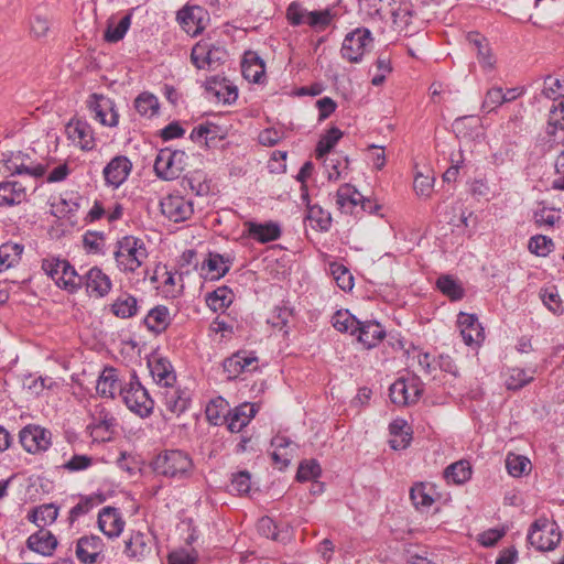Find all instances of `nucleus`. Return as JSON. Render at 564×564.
<instances>
[{
  "mask_svg": "<svg viewBox=\"0 0 564 564\" xmlns=\"http://www.w3.org/2000/svg\"><path fill=\"white\" fill-rule=\"evenodd\" d=\"M26 546L37 554L51 556L57 546V539L52 532L40 529L28 538Z\"/></svg>",
  "mask_w": 564,
  "mask_h": 564,
  "instance_id": "nucleus-34",
  "label": "nucleus"
},
{
  "mask_svg": "<svg viewBox=\"0 0 564 564\" xmlns=\"http://www.w3.org/2000/svg\"><path fill=\"white\" fill-rule=\"evenodd\" d=\"M391 31L401 33L406 31L411 24L412 12L410 3L400 1L395 10L390 11Z\"/></svg>",
  "mask_w": 564,
  "mask_h": 564,
  "instance_id": "nucleus-53",
  "label": "nucleus"
},
{
  "mask_svg": "<svg viewBox=\"0 0 564 564\" xmlns=\"http://www.w3.org/2000/svg\"><path fill=\"white\" fill-rule=\"evenodd\" d=\"M26 198L25 186L18 181H3L0 183V207L19 205Z\"/></svg>",
  "mask_w": 564,
  "mask_h": 564,
  "instance_id": "nucleus-37",
  "label": "nucleus"
},
{
  "mask_svg": "<svg viewBox=\"0 0 564 564\" xmlns=\"http://www.w3.org/2000/svg\"><path fill=\"white\" fill-rule=\"evenodd\" d=\"M189 139L200 147L212 148L221 139L220 128L213 122L200 123L192 130Z\"/></svg>",
  "mask_w": 564,
  "mask_h": 564,
  "instance_id": "nucleus-36",
  "label": "nucleus"
},
{
  "mask_svg": "<svg viewBox=\"0 0 564 564\" xmlns=\"http://www.w3.org/2000/svg\"><path fill=\"white\" fill-rule=\"evenodd\" d=\"M506 468L512 477H521L531 468V462L528 457L509 453L506 458Z\"/></svg>",
  "mask_w": 564,
  "mask_h": 564,
  "instance_id": "nucleus-63",
  "label": "nucleus"
},
{
  "mask_svg": "<svg viewBox=\"0 0 564 564\" xmlns=\"http://www.w3.org/2000/svg\"><path fill=\"white\" fill-rule=\"evenodd\" d=\"M241 72L248 82L259 84L264 77L265 66L256 53L247 52L241 63Z\"/></svg>",
  "mask_w": 564,
  "mask_h": 564,
  "instance_id": "nucleus-41",
  "label": "nucleus"
},
{
  "mask_svg": "<svg viewBox=\"0 0 564 564\" xmlns=\"http://www.w3.org/2000/svg\"><path fill=\"white\" fill-rule=\"evenodd\" d=\"M271 447L273 448L271 453L273 464L280 469H284L290 465L297 445L286 435L276 434L271 440Z\"/></svg>",
  "mask_w": 564,
  "mask_h": 564,
  "instance_id": "nucleus-26",
  "label": "nucleus"
},
{
  "mask_svg": "<svg viewBox=\"0 0 564 564\" xmlns=\"http://www.w3.org/2000/svg\"><path fill=\"white\" fill-rule=\"evenodd\" d=\"M243 226L246 236L259 243L272 242L282 236V227L278 221L258 223L249 220Z\"/></svg>",
  "mask_w": 564,
  "mask_h": 564,
  "instance_id": "nucleus-21",
  "label": "nucleus"
},
{
  "mask_svg": "<svg viewBox=\"0 0 564 564\" xmlns=\"http://www.w3.org/2000/svg\"><path fill=\"white\" fill-rule=\"evenodd\" d=\"M106 235L102 231L88 230L83 235V247L88 254L105 253Z\"/></svg>",
  "mask_w": 564,
  "mask_h": 564,
  "instance_id": "nucleus-59",
  "label": "nucleus"
},
{
  "mask_svg": "<svg viewBox=\"0 0 564 564\" xmlns=\"http://www.w3.org/2000/svg\"><path fill=\"white\" fill-rule=\"evenodd\" d=\"M4 173L14 176H29L40 178L46 173V166L35 162L32 158L22 151L10 152L3 155Z\"/></svg>",
  "mask_w": 564,
  "mask_h": 564,
  "instance_id": "nucleus-8",
  "label": "nucleus"
},
{
  "mask_svg": "<svg viewBox=\"0 0 564 564\" xmlns=\"http://www.w3.org/2000/svg\"><path fill=\"white\" fill-rule=\"evenodd\" d=\"M529 251L536 257H547L554 249L553 240L544 235H534L528 241Z\"/></svg>",
  "mask_w": 564,
  "mask_h": 564,
  "instance_id": "nucleus-61",
  "label": "nucleus"
},
{
  "mask_svg": "<svg viewBox=\"0 0 564 564\" xmlns=\"http://www.w3.org/2000/svg\"><path fill=\"white\" fill-rule=\"evenodd\" d=\"M79 278L80 289L84 286L91 297L102 299L111 291V279L98 267H91L84 273H79Z\"/></svg>",
  "mask_w": 564,
  "mask_h": 564,
  "instance_id": "nucleus-15",
  "label": "nucleus"
},
{
  "mask_svg": "<svg viewBox=\"0 0 564 564\" xmlns=\"http://www.w3.org/2000/svg\"><path fill=\"white\" fill-rule=\"evenodd\" d=\"M170 310L164 305L151 308L144 317V324L154 334L163 333L171 324Z\"/></svg>",
  "mask_w": 564,
  "mask_h": 564,
  "instance_id": "nucleus-42",
  "label": "nucleus"
},
{
  "mask_svg": "<svg viewBox=\"0 0 564 564\" xmlns=\"http://www.w3.org/2000/svg\"><path fill=\"white\" fill-rule=\"evenodd\" d=\"M360 322L348 310H338L332 316V325L336 330L354 336L357 334Z\"/></svg>",
  "mask_w": 564,
  "mask_h": 564,
  "instance_id": "nucleus-51",
  "label": "nucleus"
},
{
  "mask_svg": "<svg viewBox=\"0 0 564 564\" xmlns=\"http://www.w3.org/2000/svg\"><path fill=\"white\" fill-rule=\"evenodd\" d=\"M41 268L58 289L69 294H75L80 290L79 273L66 259L58 257L45 258L42 260Z\"/></svg>",
  "mask_w": 564,
  "mask_h": 564,
  "instance_id": "nucleus-4",
  "label": "nucleus"
},
{
  "mask_svg": "<svg viewBox=\"0 0 564 564\" xmlns=\"http://www.w3.org/2000/svg\"><path fill=\"white\" fill-rule=\"evenodd\" d=\"M160 209L170 221L184 223L194 215V200L182 192L174 191L161 197Z\"/></svg>",
  "mask_w": 564,
  "mask_h": 564,
  "instance_id": "nucleus-7",
  "label": "nucleus"
},
{
  "mask_svg": "<svg viewBox=\"0 0 564 564\" xmlns=\"http://www.w3.org/2000/svg\"><path fill=\"white\" fill-rule=\"evenodd\" d=\"M86 107L94 120L102 127L116 128L119 124V112L113 99L102 94H90Z\"/></svg>",
  "mask_w": 564,
  "mask_h": 564,
  "instance_id": "nucleus-9",
  "label": "nucleus"
},
{
  "mask_svg": "<svg viewBox=\"0 0 564 564\" xmlns=\"http://www.w3.org/2000/svg\"><path fill=\"white\" fill-rule=\"evenodd\" d=\"M58 517V507L55 503H44L33 508L26 519L40 529L53 524Z\"/></svg>",
  "mask_w": 564,
  "mask_h": 564,
  "instance_id": "nucleus-44",
  "label": "nucleus"
},
{
  "mask_svg": "<svg viewBox=\"0 0 564 564\" xmlns=\"http://www.w3.org/2000/svg\"><path fill=\"white\" fill-rule=\"evenodd\" d=\"M118 376V370L113 367H105L98 376L96 391L102 398L115 399L117 392H120V386L123 384Z\"/></svg>",
  "mask_w": 564,
  "mask_h": 564,
  "instance_id": "nucleus-30",
  "label": "nucleus"
},
{
  "mask_svg": "<svg viewBox=\"0 0 564 564\" xmlns=\"http://www.w3.org/2000/svg\"><path fill=\"white\" fill-rule=\"evenodd\" d=\"M540 299L544 306L554 315H562L564 313V307L555 286L542 289L540 291Z\"/></svg>",
  "mask_w": 564,
  "mask_h": 564,
  "instance_id": "nucleus-64",
  "label": "nucleus"
},
{
  "mask_svg": "<svg viewBox=\"0 0 564 564\" xmlns=\"http://www.w3.org/2000/svg\"><path fill=\"white\" fill-rule=\"evenodd\" d=\"M210 37L202 39L192 48L191 59L199 69H216L227 57L224 47L209 42Z\"/></svg>",
  "mask_w": 564,
  "mask_h": 564,
  "instance_id": "nucleus-10",
  "label": "nucleus"
},
{
  "mask_svg": "<svg viewBox=\"0 0 564 564\" xmlns=\"http://www.w3.org/2000/svg\"><path fill=\"white\" fill-rule=\"evenodd\" d=\"M98 529L109 539H116L122 533L126 521L118 508L104 507L98 512Z\"/></svg>",
  "mask_w": 564,
  "mask_h": 564,
  "instance_id": "nucleus-23",
  "label": "nucleus"
},
{
  "mask_svg": "<svg viewBox=\"0 0 564 564\" xmlns=\"http://www.w3.org/2000/svg\"><path fill=\"white\" fill-rule=\"evenodd\" d=\"M373 37H344L341 56L350 63H359Z\"/></svg>",
  "mask_w": 564,
  "mask_h": 564,
  "instance_id": "nucleus-39",
  "label": "nucleus"
},
{
  "mask_svg": "<svg viewBox=\"0 0 564 564\" xmlns=\"http://www.w3.org/2000/svg\"><path fill=\"white\" fill-rule=\"evenodd\" d=\"M307 25L316 32H323L333 25L335 14L330 9L311 11Z\"/></svg>",
  "mask_w": 564,
  "mask_h": 564,
  "instance_id": "nucleus-62",
  "label": "nucleus"
},
{
  "mask_svg": "<svg viewBox=\"0 0 564 564\" xmlns=\"http://www.w3.org/2000/svg\"><path fill=\"white\" fill-rule=\"evenodd\" d=\"M436 289L452 302H458L465 296L463 283L453 274H442L436 279Z\"/></svg>",
  "mask_w": 564,
  "mask_h": 564,
  "instance_id": "nucleus-40",
  "label": "nucleus"
},
{
  "mask_svg": "<svg viewBox=\"0 0 564 564\" xmlns=\"http://www.w3.org/2000/svg\"><path fill=\"white\" fill-rule=\"evenodd\" d=\"M229 412V404L223 397L212 399L205 409L207 421L215 426L226 422Z\"/></svg>",
  "mask_w": 564,
  "mask_h": 564,
  "instance_id": "nucleus-50",
  "label": "nucleus"
},
{
  "mask_svg": "<svg viewBox=\"0 0 564 564\" xmlns=\"http://www.w3.org/2000/svg\"><path fill=\"white\" fill-rule=\"evenodd\" d=\"M148 367L153 381L158 386L172 388L176 382V372L167 358L154 356L148 360Z\"/></svg>",
  "mask_w": 564,
  "mask_h": 564,
  "instance_id": "nucleus-25",
  "label": "nucleus"
},
{
  "mask_svg": "<svg viewBox=\"0 0 564 564\" xmlns=\"http://www.w3.org/2000/svg\"><path fill=\"white\" fill-rule=\"evenodd\" d=\"M231 268V258L217 252H208L199 264V274L206 280L215 281L225 276Z\"/></svg>",
  "mask_w": 564,
  "mask_h": 564,
  "instance_id": "nucleus-22",
  "label": "nucleus"
},
{
  "mask_svg": "<svg viewBox=\"0 0 564 564\" xmlns=\"http://www.w3.org/2000/svg\"><path fill=\"white\" fill-rule=\"evenodd\" d=\"M205 89L208 98L224 105H232L238 98V88L229 79L212 76L206 79Z\"/></svg>",
  "mask_w": 564,
  "mask_h": 564,
  "instance_id": "nucleus-19",
  "label": "nucleus"
},
{
  "mask_svg": "<svg viewBox=\"0 0 564 564\" xmlns=\"http://www.w3.org/2000/svg\"><path fill=\"white\" fill-rule=\"evenodd\" d=\"M140 304L138 299L128 293L121 292L116 299L109 304V311L118 318L127 319L138 315Z\"/></svg>",
  "mask_w": 564,
  "mask_h": 564,
  "instance_id": "nucleus-31",
  "label": "nucleus"
},
{
  "mask_svg": "<svg viewBox=\"0 0 564 564\" xmlns=\"http://www.w3.org/2000/svg\"><path fill=\"white\" fill-rule=\"evenodd\" d=\"M153 539L141 531H131L123 540L122 554L132 562L145 560L152 552Z\"/></svg>",
  "mask_w": 564,
  "mask_h": 564,
  "instance_id": "nucleus-14",
  "label": "nucleus"
},
{
  "mask_svg": "<svg viewBox=\"0 0 564 564\" xmlns=\"http://www.w3.org/2000/svg\"><path fill=\"white\" fill-rule=\"evenodd\" d=\"M177 22L188 35H198L205 30L208 13L199 6H186L177 12Z\"/></svg>",
  "mask_w": 564,
  "mask_h": 564,
  "instance_id": "nucleus-18",
  "label": "nucleus"
},
{
  "mask_svg": "<svg viewBox=\"0 0 564 564\" xmlns=\"http://www.w3.org/2000/svg\"><path fill=\"white\" fill-rule=\"evenodd\" d=\"M120 397L127 408L140 417L145 419L153 413L154 400L141 383L135 371H132L129 380L120 386Z\"/></svg>",
  "mask_w": 564,
  "mask_h": 564,
  "instance_id": "nucleus-3",
  "label": "nucleus"
},
{
  "mask_svg": "<svg viewBox=\"0 0 564 564\" xmlns=\"http://www.w3.org/2000/svg\"><path fill=\"white\" fill-rule=\"evenodd\" d=\"M293 317V310L286 305L275 306L272 314L268 318V323L274 328L288 335L290 332L289 324Z\"/></svg>",
  "mask_w": 564,
  "mask_h": 564,
  "instance_id": "nucleus-56",
  "label": "nucleus"
},
{
  "mask_svg": "<svg viewBox=\"0 0 564 564\" xmlns=\"http://www.w3.org/2000/svg\"><path fill=\"white\" fill-rule=\"evenodd\" d=\"M257 362V357L246 351H238L225 359L223 367L229 380L236 379L242 372L251 370V366Z\"/></svg>",
  "mask_w": 564,
  "mask_h": 564,
  "instance_id": "nucleus-32",
  "label": "nucleus"
},
{
  "mask_svg": "<svg viewBox=\"0 0 564 564\" xmlns=\"http://www.w3.org/2000/svg\"><path fill=\"white\" fill-rule=\"evenodd\" d=\"M24 247L21 243L8 241L0 246V273L15 267L22 257Z\"/></svg>",
  "mask_w": 564,
  "mask_h": 564,
  "instance_id": "nucleus-47",
  "label": "nucleus"
},
{
  "mask_svg": "<svg viewBox=\"0 0 564 564\" xmlns=\"http://www.w3.org/2000/svg\"><path fill=\"white\" fill-rule=\"evenodd\" d=\"M329 270L339 289L345 292L352 290L355 285L354 276L344 264L338 262L330 263Z\"/></svg>",
  "mask_w": 564,
  "mask_h": 564,
  "instance_id": "nucleus-60",
  "label": "nucleus"
},
{
  "mask_svg": "<svg viewBox=\"0 0 564 564\" xmlns=\"http://www.w3.org/2000/svg\"><path fill=\"white\" fill-rule=\"evenodd\" d=\"M135 111L143 118L151 119L159 115V98L149 91H143L137 96L133 102Z\"/></svg>",
  "mask_w": 564,
  "mask_h": 564,
  "instance_id": "nucleus-49",
  "label": "nucleus"
},
{
  "mask_svg": "<svg viewBox=\"0 0 564 564\" xmlns=\"http://www.w3.org/2000/svg\"><path fill=\"white\" fill-rule=\"evenodd\" d=\"M361 200L362 194L349 183L340 185L336 192V205L341 213L354 214Z\"/></svg>",
  "mask_w": 564,
  "mask_h": 564,
  "instance_id": "nucleus-33",
  "label": "nucleus"
},
{
  "mask_svg": "<svg viewBox=\"0 0 564 564\" xmlns=\"http://www.w3.org/2000/svg\"><path fill=\"white\" fill-rule=\"evenodd\" d=\"M153 471L172 481H185L194 471L191 455L182 449L161 451L152 462Z\"/></svg>",
  "mask_w": 564,
  "mask_h": 564,
  "instance_id": "nucleus-1",
  "label": "nucleus"
},
{
  "mask_svg": "<svg viewBox=\"0 0 564 564\" xmlns=\"http://www.w3.org/2000/svg\"><path fill=\"white\" fill-rule=\"evenodd\" d=\"M186 161L187 154L183 150L161 149L154 160V173L163 181L176 180L185 170Z\"/></svg>",
  "mask_w": 564,
  "mask_h": 564,
  "instance_id": "nucleus-5",
  "label": "nucleus"
},
{
  "mask_svg": "<svg viewBox=\"0 0 564 564\" xmlns=\"http://www.w3.org/2000/svg\"><path fill=\"white\" fill-rule=\"evenodd\" d=\"M341 137L343 132L338 128L333 127L328 129L317 142L315 149L316 159L322 160L328 155Z\"/></svg>",
  "mask_w": 564,
  "mask_h": 564,
  "instance_id": "nucleus-55",
  "label": "nucleus"
},
{
  "mask_svg": "<svg viewBox=\"0 0 564 564\" xmlns=\"http://www.w3.org/2000/svg\"><path fill=\"white\" fill-rule=\"evenodd\" d=\"M235 299L234 292L228 286H219L207 293L206 304L215 313H224Z\"/></svg>",
  "mask_w": 564,
  "mask_h": 564,
  "instance_id": "nucleus-45",
  "label": "nucleus"
},
{
  "mask_svg": "<svg viewBox=\"0 0 564 564\" xmlns=\"http://www.w3.org/2000/svg\"><path fill=\"white\" fill-rule=\"evenodd\" d=\"M132 166V162L128 156H113L102 170L105 185L112 189L119 188L128 180Z\"/></svg>",
  "mask_w": 564,
  "mask_h": 564,
  "instance_id": "nucleus-17",
  "label": "nucleus"
},
{
  "mask_svg": "<svg viewBox=\"0 0 564 564\" xmlns=\"http://www.w3.org/2000/svg\"><path fill=\"white\" fill-rule=\"evenodd\" d=\"M437 486L431 481H416L410 488V499L420 512L429 511L441 499Z\"/></svg>",
  "mask_w": 564,
  "mask_h": 564,
  "instance_id": "nucleus-20",
  "label": "nucleus"
},
{
  "mask_svg": "<svg viewBox=\"0 0 564 564\" xmlns=\"http://www.w3.org/2000/svg\"><path fill=\"white\" fill-rule=\"evenodd\" d=\"M535 369L508 367L502 372L503 383L507 390L518 391L534 380Z\"/></svg>",
  "mask_w": 564,
  "mask_h": 564,
  "instance_id": "nucleus-35",
  "label": "nucleus"
},
{
  "mask_svg": "<svg viewBox=\"0 0 564 564\" xmlns=\"http://www.w3.org/2000/svg\"><path fill=\"white\" fill-rule=\"evenodd\" d=\"M527 540L530 545L538 551H552L561 541V532L554 521H550L546 518H540L531 524Z\"/></svg>",
  "mask_w": 564,
  "mask_h": 564,
  "instance_id": "nucleus-6",
  "label": "nucleus"
},
{
  "mask_svg": "<svg viewBox=\"0 0 564 564\" xmlns=\"http://www.w3.org/2000/svg\"><path fill=\"white\" fill-rule=\"evenodd\" d=\"M117 425L116 417L104 406H96L93 413L91 427L96 431L112 433Z\"/></svg>",
  "mask_w": 564,
  "mask_h": 564,
  "instance_id": "nucleus-58",
  "label": "nucleus"
},
{
  "mask_svg": "<svg viewBox=\"0 0 564 564\" xmlns=\"http://www.w3.org/2000/svg\"><path fill=\"white\" fill-rule=\"evenodd\" d=\"M397 0H359V7L362 13L367 17L384 21L387 15H390L391 10H395L393 7Z\"/></svg>",
  "mask_w": 564,
  "mask_h": 564,
  "instance_id": "nucleus-43",
  "label": "nucleus"
},
{
  "mask_svg": "<svg viewBox=\"0 0 564 564\" xmlns=\"http://www.w3.org/2000/svg\"><path fill=\"white\" fill-rule=\"evenodd\" d=\"M66 133L73 144L83 151H91L96 147L94 129L87 121H69L66 126Z\"/></svg>",
  "mask_w": 564,
  "mask_h": 564,
  "instance_id": "nucleus-24",
  "label": "nucleus"
},
{
  "mask_svg": "<svg viewBox=\"0 0 564 564\" xmlns=\"http://www.w3.org/2000/svg\"><path fill=\"white\" fill-rule=\"evenodd\" d=\"M76 557L83 564H95L105 561L104 540L95 534L84 535L77 540Z\"/></svg>",
  "mask_w": 564,
  "mask_h": 564,
  "instance_id": "nucleus-16",
  "label": "nucleus"
},
{
  "mask_svg": "<svg viewBox=\"0 0 564 564\" xmlns=\"http://www.w3.org/2000/svg\"><path fill=\"white\" fill-rule=\"evenodd\" d=\"M322 161L327 174V180L330 182H336L341 178L344 171L347 170L348 166V159L339 153L326 155Z\"/></svg>",
  "mask_w": 564,
  "mask_h": 564,
  "instance_id": "nucleus-52",
  "label": "nucleus"
},
{
  "mask_svg": "<svg viewBox=\"0 0 564 564\" xmlns=\"http://www.w3.org/2000/svg\"><path fill=\"white\" fill-rule=\"evenodd\" d=\"M463 341L471 349H478L485 341V329L474 313L459 312L456 321Z\"/></svg>",
  "mask_w": 564,
  "mask_h": 564,
  "instance_id": "nucleus-13",
  "label": "nucleus"
},
{
  "mask_svg": "<svg viewBox=\"0 0 564 564\" xmlns=\"http://www.w3.org/2000/svg\"><path fill=\"white\" fill-rule=\"evenodd\" d=\"M164 394V404L167 411L180 416L186 412L192 404V392L187 388H167Z\"/></svg>",
  "mask_w": 564,
  "mask_h": 564,
  "instance_id": "nucleus-29",
  "label": "nucleus"
},
{
  "mask_svg": "<svg viewBox=\"0 0 564 564\" xmlns=\"http://www.w3.org/2000/svg\"><path fill=\"white\" fill-rule=\"evenodd\" d=\"M19 442L26 453L42 454L52 446V433L39 424H28L20 430Z\"/></svg>",
  "mask_w": 564,
  "mask_h": 564,
  "instance_id": "nucleus-11",
  "label": "nucleus"
},
{
  "mask_svg": "<svg viewBox=\"0 0 564 564\" xmlns=\"http://www.w3.org/2000/svg\"><path fill=\"white\" fill-rule=\"evenodd\" d=\"M471 473V466L467 460H458L445 468L444 478L447 482L462 485L470 479Z\"/></svg>",
  "mask_w": 564,
  "mask_h": 564,
  "instance_id": "nucleus-54",
  "label": "nucleus"
},
{
  "mask_svg": "<svg viewBox=\"0 0 564 564\" xmlns=\"http://www.w3.org/2000/svg\"><path fill=\"white\" fill-rule=\"evenodd\" d=\"M422 383L415 376L397 379L389 389L392 403L409 405L415 403L422 394Z\"/></svg>",
  "mask_w": 564,
  "mask_h": 564,
  "instance_id": "nucleus-12",
  "label": "nucleus"
},
{
  "mask_svg": "<svg viewBox=\"0 0 564 564\" xmlns=\"http://www.w3.org/2000/svg\"><path fill=\"white\" fill-rule=\"evenodd\" d=\"M304 219L308 221L310 226L316 231L327 232L332 227L330 213L318 204L308 206Z\"/></svg>",
  "mask_w": 564,
  "mask_h": 564,
  "instance_id": "nucleus-46",
  "label": "nucleus"
},
{
  "mask_svg": "<svg viewBox=\"0 0 564 564\" xmlns=\"http://www.w3.org/2000/svg\"><path fill=\"white\" fill-rule=\"evenodd\" d=\"M82 196L76 191H65L52 203V207L61 216L75 214L80 206Z\"/></svg>",
  "mask_w": 564,
  "mask_h": 564,
  "instance_id": "nucleus-48",
  "label": "nucleus"
},
{
  "mask_svg": "<svg viewBox=\"0 0 564 564\" xmlns=\"http://www.w3.org/2000/svg\"><path fill=\"white\" fill-rule=\"evenodd\" d=\"M149 252L144 241L134 236H124L116 243L113 258L117 269L124 273H135L145 262Z\"/></svg>",
  "mask_w": 564,
  "mask_h": 564,
  "instance_id": "nucleus-2",
  "label": "nucleus"
},
{
  "mask_svg": "<svg viewBox=\"0 0 564 564\" xmlns=\"http://www.w3.org/2000/svg\"><path fill=\"white\" fill-rule=\"evenodd\" d=\"M533 220L536 227L551 229L561 220V213L558 209L542 205L533 212Z\"/></svg>",
  "mask_w": 564,
  "mask_h": 564,
  "instance_id": "nucleus-57",
  "label": "nucleus"
},
{
  "mask_svg": "<svg viewBox=\"0 0 564 564\" xmlns=\"http://www.w3.org/2000/svg\"><path fill=\"white\" fill-rule=\"evenodd\" d=\"M257 412L258 408L254 403H242L232 410L229 409L225 423L230 432L238 433L250 423Z\"/></svg>",
  "mask_w": 564,
  "mask_h": 564,
  "instance_id": "nucleus-27",
  "label": "nucleus"
},
{
  "mask_svg": "<svg viewBox=\"0 0 564 564\" xmlns=\"http://www.w3.org/2000/svg\"><path fill=\"white\" fill-rule=\"evenodd\" d=\"M105 501L102 494H90L86 496H79L78 502L73 506L68 512V523L74 525L80 518L88 514L91 510L100 506Z\"/></svg>",
  "mask_w": 564,
  "mask_h": 564,
  "instance_id": "nucleus-38",
  "label": "nucleus"
},
{
  "mask_svg": "<svg viewBox=\"0 0 564 564\" xmlns=\"http://www.w3.org/2000/svg\"><path fill=\"white\" fill-rule=\"evenodd\" d=\"M355 336L366 349H371L382 341L386 330L377 321H361Z\"/></svg>",
  "mask_w": 564,
  "mask_h": 564,
  "instance_id": "nucleus-28",
  "label": "nucleus"
}]
</instances>
